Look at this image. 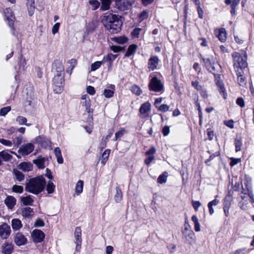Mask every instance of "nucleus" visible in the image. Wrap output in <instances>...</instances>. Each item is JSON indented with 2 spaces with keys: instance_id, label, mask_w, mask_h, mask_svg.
Listing matches in <instances>:
<instances>
[{
  "instance_id": "bf43d9fd",
  "label": "nucleus",
  "mask_w": 254,
  "mask_h": 254,
  "mask_svg": "<svg viewBox=\"0 0 254 254\" xmlns=\"http://www.w3.org/2000/svg\"><path fill=\"white\" fill-rule=\"evenodd\" d=\"M138 16L141 20H143V19L147 18V12L145 10H143L142 12L138 14Z\"/></svg>"
},
{
  "instance_id": "f704fd0d",
  "label": "nucleus",
  "mask_w": 254,
  "mask_h": 254,
  "mask_svg": "<svg viewBox=\"0 0 254 254\" xmlns=\"http://www.w3.org/2000/svg\"><path fill=\"white\" fill-rule=\"evenodd\" d=\"M137 49V46L134 44L131 45L129 46L127 51L126 52L125 56L126 57H130L132 54H133Z\"/></svg>"
},
{
  "instance_id": "69168bd1",
  "label": "nucleus",
  "mask_w": 254,
  "mask_h": 254,
  "mask_svg": "<svg viewBox=\"0 0 254 254\" xmlns=\"http://www.w3.org/2000/svg\"><path fill=\"white\" fill-rule=\"evenodd\" d=\"M191 85L197 90L201 89V88L202 87L199 84V82L197 81H192Z\"/></svg>"
},
{
  "instance_id": "f3484780",
  "label": "nucleus",
  "mask_w": 254,
  "mask_h": 254,
  "mask_svg": "<svg viewBox=\"0 0 254 254\" xmlns=\"http://www.w3.org/2000/svg\"><path fill=\"white\" fill-rule=\"evenodd\" d=\"M159 59L157 56H154L150 57L148 62V68L150 70H155L158 65Z\"/></svg>"
},
{
  "instance_id": "c756f323",
  "label": "nucleus",
  "mask_w": 254,
  "mask_h": 254,
  "mask_svg": "<svg viewBox=\"0 0 254 254\" xmlns=\"http://www.w3.org/2000/svg\"><path fill=\"white\" fill-rule=\"evenodd\" d=\"M113 41L119 44H124L127 43L128 40V38L125 36L115 37L112 38Z\"/></svg>"
},
{
  "instance_id": "de8ad7c7",
  "label": "nucleus",
  "mask_w": 254,
  "mask_h": 254,
  "mask_svg": "<svg viewBox=\"0 0 254 254\" xmlns=\"http://www.w3.org/2000/svg\"><path fill=\"white\" fill-rule=\"evenodd\" d=\"M11 110V107L10 106H7L3 107L0 110V116H5Z\"/></svg>"
},
{
  "instance_id": "37998d69",
  "label": "nucleus",
  "mask_w": 254,
  "mask_h": 254,
  "mask_svg": "<svg viewBox=\"0 0 254 254\" xmlns=\"http://www.w3.org/2000/svg\"><path fill=\"white\" fill-rule=\"evenodd\" d=\"M168 176V173L167 172H164L162 175H160L157 179L158 183L160 184H163L166 182L167 178Z\"/></svg>"
},
{
  "instance_id": "ddd939ff",
  "label": "nucleus",
  "mask_w": 254,
  "mask_h": 254,
  "mask_svg": "<svg viewBox=\"0 0 254 254\" xmlns=\"http://www.w3.org/2000/svg\"><path fill=\"white\" fill-rule=\"evenodd\" d=\"M4 13L6 19L8 21L9 26L13 29L14 17H13L11 9L9 8H5L4 10Z\"/></svg>"
},
{
  "instance_id": "5fc2aeb1",
  "label": "nucleus",
  "mask_w": 254,
  "mask_h": 254,
  "mask_svg": "<svg viewBox=\"0 0 254 254\" xmlns=\"http://www.w3.org/2000/svg\"><path fill=\"white\" fill-rule=\"evenodd\" d=\"M125 132V129L124 128H121L118 131L115 133L116 139L121 137Z\"/></svg>"
},
{
  "instance_id": "c9c22d12",
  "label": "nucleus",
  "mask_w": 254,
  "mask_h": 254,
  "mask_svg": "<svg viewBox=\"0 0 254 254\" xmlns=\"http://www.w3.org/2000/svg\"><path fill=\"white\" fill-rule=\"evenodd\" d=\"M219 203V200L215 199L212 201L209 202L208 204V207L209 209V212L210 215H212L214 213V210L213 208V206L217 205Z\"/></svg>"
},
{
  "instance_id": "72a5a7b5",
  "label": "nucleus",
  "mask_w": 254,
  "mask_h": 254,
  "mask_svg": "<svg viewBox=\"0 0 254 254\" xmlns=\"http://www.w3.org/2000/svg\"><path fill=\"white\" fill-rule=\"evenodd\" d=\"M16 122L20 125H25L26 126H31V124H27V119L26 118L19 116L16 118Z\"/></svg>"
},
{
  "instance_id": "4468645a",
  "label": "nucleus",
  "mask_w": 254,
  "mask_h": 254,
  "mask_svg": "<svg viewBox=\"0 0 254 254\" xmlns=\"http://www.w3.org/2000/svg\"><path fill=\"white\" fill-rule=\"evenodd\" d=\"M202 60L205 66L207 68V69L210 72L213 73V72H214L215 70L214 66L215 61L214 59L212 58H203Z\"/></svg>"
},
{
  "instance_id": "864d4df0",
  "label": "nucleus",
  "mask_w": 254,
  "mask_h": 254,
  "mask_svg": "<svg viewBox=\"0 0 254 254\" xmlns=\"http://www.w3.org/2000/svg\"><path fill=\"white\" fill-rule=\"evenodd\" d=\"M0 143L2 144L3 145L8 146V147H10L12 145V143L11 141L6 140V139H4L3 138H0Z\"/></svg>"
},
{
  "instance_id": "774afa93",
  "label": "nucleus",
  "mask_w": 254,
  "mask_h": 254,
  "mask_svg": "<svg viewBox=\"0 0 254 254\" xmlns=\"http://www.w3.org/2000/svg\"><path fill=\"white\" fill-rule=\"evenodd\" d=\"M170 133V127H169L166 126L164 127L162 129V133L164 136L168 135Z\"/></svg>"
},
{
  "instance_id": "1a4fd4ad",
  "label": "nucleus",
  "mask_w": 254,
  "mask_h": 254,
  "mask_svg": "<svg viewBox=\"0 0 254 254\" xmlns=\"http://www.w3.org/2000/svg\"><path fill=\"white\" fill-rule=\"evenodd\" d=\"M11 229L9 225L6 223H3L0 225V237L2 239H6L10 236Z\"/></svg>"
},
{
  "instance_id": "9d476101",
  "label": "nucleus",
  "mask_w": 254,
  "mask_h": 254,
  "mask_svg": "<svg viewBox=\"0 0 254 254\" xmlns=\"http://www.w3.org/2000/svg\"><path fill=\"white\" fill-rule=\"evenodd\" d=\"M74 243L76 244V250L79 251L81 249V245L82 243L81 239V230L79 227L75 228L74 231Z\"/></svg>"
},
{
  "instance_id": "6ab92c4d",
  "label": "nucleus",
  "mask_w": 254,
  "mask_h": 254,
  "mask_svg": "<svg viewBox=\"0 0 254 254\" xmlns=\"http://www.w3.org/2000/svg\"><path fill=\"white\" fill-rule=\"evenodd\" d=\"M46 160H48L47 158L39 156L36 159L33 160V162L39 169H43L45 167V163Z\"/></svg>"
},
{
  "instance_id": "0e129e2a",
  "label": "nucleus",
  "mask_w": 254,
  "mask_h": 254,
  "mask_svg": "<svg viewBox=\"0 0 254 254\" xmlns=\"http://www.w3.org/2000/svg\"><path fill=\"white\" fill-rule=\"evenodd\" d=\"M86 91L88 94H89L91 95H94L95 93V90L94 88L91 86H88L87 87Z\"/></svg>"
},
{
  "instance_id": "4c0bfd02",
  "label": "nucleus",
  "mask_w": 254,
  "mask_h": 254,
  "mask_svg": "<svg viewBox=\"0 0 254 254\" xmlns=\"http://www.w3.org/2000/svg\"><path fill=\"white\" fill-rule=\"evenodd\" d=\"M21 201L25 205H31L33 202V199L30 195L25 197H21Z\"/></svg>"
},
{
  "instance_id": "a19ab883",
  "label": "nucleus",
  "mask_w": 254,
  "mask_h": 254,
  "mask_svg": "<svg viewBox=\"0 0 254 254\" xmlns=\"http://www.w3.org/2000/svg\"><path fill=\"white\" fill-rule=\"evenodd\" d=\"M110 153V149H107L105 150L104 153L102 154V159L101 160V163L103 165H105L107 160L108 159V157L109 156Z\"/></svg>"
},
{
  "instance_id": "473e14b6",
  "label": "nucleus",
  "mask_w": 254,
  "mask_h": 254,
  "mask_svg": "<svg viewBox=\"0 0 254 254\" xmlns=\"http://www.w3.org/2000/svg\"><path fill=\"white\" fill-rule=\"evenodd\" d=\"M116 193L114 196V199L117 203L120 202L123 198V194L121 189L119 187L116 188Z\"/></svg>"
},
{
  "instance_id": "a211bd4d",
  "label": "nucleus",
  "mask_w": 254,
  "mask_h": 254,
  "mask_svg": "<svg viewBox=\"0 0 254 254\" xmlns=\"http://www.w3.org/2000/svg\"><path fill=\"white\" fill-rule=\"evenodd\" d=\"M214 34L221 42H224L226 41L227 36L226 32L224 28L215 30L214 31Z\"/></svg>"
},
{
  "instance_id": "20e7f679",
  "label": "nucleus",
  "mask_w": 254,
  "mask_h": 254,
  "mask_svg": "<svg viewBox=\"0 0 254 254\" xmlns=\"http://www.w3.org/2000/svg\"><path fill=\"white\" fill-rule=\"evenodd\" d=\"M148 87L150 91L160 92L163 90L164 85L159 79L154 76L150 80Z\"/></svg>"
},
{
  "instance_id": "13d9d810",
  "label": "nucleus",
  "mask_w": 254,
  "mask_h": 254,
  "mask_svg": "<svg viewBox=\"0 0 254 254\" xmlns=\"http://www.w3.org/2000/svg\"><path fill=\"white\" fill-rule=\"evenodd\" d=\"M194 234L192 231L190 230L188 235L186 236V238L189 242H191L193 240Z\"/></svg>"
},
{
  "instance_id": "ea45409f",
  "label": "nucleus",
  "mask_w": 254,
  "mask_h": 254,
  "mask_svg": "<svg viewBox=\"0 0 254 254\" xmlns=\"http://www.w3.org/2000/svg\"><path fill=\"white\" fill-rule=\"evenodd\" d=\"M83 187V182L79 180L77 182L75 187V192L77 194H80L82 192Z\"/></svg>"
},
{
  "instance_id": "aec40b11",
  "label": "nucleus",
  "mask_w": 254,
  "mask_h": 254,
  "mask_svg": "<svg viewBox=\"0 0 254 254\" xmlns=\"http://www.w3.org/2000/svg\"><path fill=\"white\" fill-rule=\"evenodd\" d=\"M16 202V199L12 196H8L4 200L5 204L10 209H12L14 206Z\"/></svg>"
},
{
  "instance_id": "3c124183",
  "label": "nucleus",
  "mask_w": 254,
  "mask_h": 254,
  "mask_svg": "<svg viewBox=\"0 0 254 254\" xmlns=\"http://www.w3.org/2000/svg\"><path fill=\"white\" fill-rule=\"evenodd\" d=\"M169 106L166 104H162L159 106L158 108V110L162 112H166L168 111L169 109Z\"/></svg>"
},
{
  "instance_id": "a878e982",
  "label": "nucleus",
  "mask_w": 254,
  "mask_h": 254,
  "mask_svg": "<svg viewBox=\"0 0 254 254\" xmlns=\"http://www.w3.org/2000/svg\"><path fill=\"white\" fill-rule=\"evenodd\" d=\"M111 89H105L103 91V95L106 98H111L113 96L115 90V86L110 85Z\"/></svg>"
},
{
  "instance_id": "6e6552de",
  "label": "nucleus",
  "mask_w": 254,
  "mask_h": 254,
  "mask_svg": "<svg viewBox=\"0 0 254 254\" xmlns=\"http://www.w3.org/2000/svg\"><path fill=\"white\" fill-rule=\"evenodd\" d=\"M34 149V145L29 143L22 145L18 149V152L23 156H25L31 153Z\"/></svg>"
},
{
  "instance_id": "dca6fc26",
  "label": "nucleus",
  "mask_w": 254,
  "mask_h": 254,
  "mask_svg": "<svg viewBox=\"0 0 254 254\" xmlns=\"http://www.w3.org/2000/svg\"><path fill=\"white\" fill-rule=\"evenodd\" d=\"M14 241L16 245L20 246L26 244L27 240L22 234L17 233L14 237Z\"/></svg>"
},
{
  "instance_id": "58836bf2",
  "label": "nucleus",
  "mask_w": 254,
  "mask_h": 254,
  "mask_svg": "<svg viewBox=\"0 0 254 254\" xmlns=\"http://www.w3.org/2000/svg\"><path fill=\"white\" fill-rule=\"evenodd\" d=\"M191 220L194 223L195 231L196 232H199L200 231V226L196 216L193 215L191 217Z\"/></svg>"
},
{
  "instance_id": "39448f33",
  "label": "nucleus",
  "mask_w": 254,
  "mask_h": 254,
  "mask_svg": "<svg viewBox=\"0 0 254 254\" xmlns=\"http://www.w3.org/2000/svg\"><path fill=\"white\" fill-rule=\"evenodd\" d=\"M119 16L112 13H105L103 16L102 22L106 28L111 25V24L116 21H120Z\"/></svg>"
},
{
  "instance_id": "423d86ee",
  "label": "nucleus",
  "mask_w": 254,
  "mask_h": 254,
  "mask_svg": "<svg viewBox=\"0 0 254 254\" xmlns=\"http://www.w3.org/2000/svg\"><path fill=\"white\" fill-rule=\"evenodd\" d=\"M80 104L85 108V111L88 114H92L93 110L91 108V100L87 95H83L81 97Z\"/></svg>"
},
{
  "instance_id": "4d7b16f0",
  "label": "nucleus",
  "mask_w": 254,
  "mask_h": 254,
  "mask_svg": "<svg viewBox=\"0 0 254 254\" xmlns=\"http://www.w3.org/2000/svg\"><path fill=\"white\" fill-rule=\"evenodd\" d=\"M22 143V137L21 136L16 137L13 141V143L15 146H18Z\"/></svg>"
},
{
  "instance_id": "b1692460",
  "label": "nucleus",
  "mask_w": 254,
  "mask_h": 254,
  "mask_svg": "<svg viewBox=\"0 0 254 254\" xmlns=\"http://www.w3.org/2000/svg\"><path fill=\"white\" fill-rule=\"evenodd\" d=\"M216 84L218 88L220 93L223 96L224 99H226L227 97V93L223 82L220 80H217Z\"/></svg>"
},
{
  "instance_id": "338daca9",
  "label": "nucleus",
  "mask_w": 254,
  "mask_h": 254,
  "mask_svg": "<svg viewBox=\"0 0 254 254\" xmlns=\"http://www.w3.org/2000/svg\"><path fill=\"white\" fill-rule=\"evenodd\" d=\"M142 29L139 28H135L133 31L132 32L131 34L132 35L135 37H138L140 32L141 31Z\"/></svg>"
},
{
  "instance_id": "f03ea898",
  "label": "nucleus",
  "mask_w": 254,
  "mask_h": 254,
  "mask_svg": "<svg viewBox=\"0 0 254 254\" xmlns=\"http://www.w3.org/2000/svg\"><path fill=\"white\" fill-rule=\"evenodd\" d=\"M233 66L235 71H243L248 66L247 54L244 50L234 52L232 54Z\"/></svg>"
},
{
  "instance_id": "5701e85b",
  "label": "nucleus",
  "mask_w": 254,
  "mask_h": 254,
  "mask_svg": "<svg viewBox=\"0 0 254 254\" xmlns=\"http://www.w3.org/2000/svg\"><path fill=\"white\" fill-rule=\"evenodd\" d=\"M18 168L24 172H29L32 170L33 165L30 163L24 162L20 163L18 165Z\"/></svg>"
},
{
  "instance_id": "09e8293b",
  "label": "nucleus",
  "mask_w": 254,
  "mask_h": 254,
  "mask_svg": "<svg viewBox=\"0 0 254 254\" xmlns=\"http://www.w3.org/2000/svg\"><path fill=\"white\" fill-rule=\"evenodd\" d=\"M102 62L97 61L91 65V70L95 71L98 69L101 65Z\"/></svg>"
},
{
  "instance_id": "0eeeda50",
  "label": "nucleus",
  "mask_w": 254,
  "mask_h": 254,
  "mask_svg": "<svg viewBox=\"0 0 254 254\" xmlns=\"http://www.w3.org/2000/svg\"><path fill=\"white\" fill-rule=\"evenodd\" d=\"M132 5L126 0H116L115 7L121 11L128 10Z\"/></svg>"
},
{
  "instance_id": "2f4dec72",
  "label": "nucleus",
  "mask_w": 254,
  "mask_h": 254,
  "mask_svg": "<svg viewBox=\"0 0 254 254\" xmlns=\"http://www.w3.org/2000/svg\"><path fill=\"white\" fill-rule=\"evenodd\" d=\"M13 174L14 175V179L18 182H21L24 179L23 173L17 170H14Z\"/></svg>"
},
{
  "instance_id": "c03bdc74",
  "label": "nucleus",
  "mask_w": 254,
  "mask_h": 254,
  "mask_svg": "<svg viewBox=\"0 0 254 254\" xmlns=\"http://www.w3.org/2000/svg\"><path fill=\"white\" fill-rule=\"evenodd\" d=\"M11 189L13 192L17 193H21L23 191V187L21 186L14 185Z\"/></svg>"
},
{
  "instance_id": "e2e57ef3",
  "label": "nucleus",
  "mask_w": 254,
  "mask_h": 254,
  "mask_svg": "<svg viewBox=\"0 0 254 254\" xmlns=\"http://www.w3.org/2000/svg\"><path fill=\"white\" fill-rule=\"evenodd\" d=\"M44 222L41 219H37L34 223V226L35 227H42L44 226Z\"/></svg>"
},
{
  "instance_id": "a18cd8bd",
  "label": "nucleus",
  "mask_w": 254,
  "mask_h": 254,
  "mask_svg": "<svg viewBox=\"0 0 254 254\" xmlns=\"http://www.w3.org/2000/svg\"><path fill=\"white\" fill-rule=\"evenodd\" d=\"M55 185H54L53 183L51 181H49L48 183L47 186V191L49 193H53L55 190Z\"/></svg>"
},
{
  "instance_id": "9b49d317",
  "label": "nucleus",
  "mask_w": 254,
  "mask_h": 254,
  "mask_svg": "<svg viewBox=\"0 0 254 254\" xmlns=\"http://www.w3.org/2000/svg\"><path fill=\"white\" fill-rule=\"evenodd\" d=\"M33 240L35 243H41L45 238L44 233L40 230H34L32 233Z\"/></svg>"
},
{
  "instance_id": "393cba45",
  "label": "nucleus",
  "mask_w": 254,
  "mask_h": 254,
  "mask_svg": "<svg viewBox=\"0 0 254 254\" xmlns=\"http://www.w3.org/2000/svg\"><path fill=\"white\" fill-rule=\"evenodd\" d=\"M11 226L13 230L17 231L22 228V224L19 219L14 218L11 220Z\"/></svg>"
},
{
  "instance_id": "6e6d98bb",
  "label": "nucleus",
  "mask_w": 254,
  "mask_h": 254,
  "mask_svg": "<svg viewBox=\"0 0 254 254\" xmlns=\"http://www.w3.org/2000/svg\"><path fill=\"white\" fill-rule=\"evenodd\" d=\"M60 23H56L52 27V33L55 35L58 32L59 29L60 28Z\"/></svg>"
},
{
  "instance_id": "7c9ffc66",
  "label": "nucleus",
  "mask_w": 254,
  "mask_h": 254,
  "mask_svg": "<svg viewBox=\"0 0 254 254\" xmlns=\"http://www.w3.org/2000/svg\"><path fill=\"white\" fill-rule=\"evenodd\" d=\"M237 75V80L238 83L241 86H244L246 84L245 78L243 76V71H236Z\"/></svg>"
},
{
  "instance_id": "f257e3e1",
  "label": "nucleus",
  "mask_w": 254,
  "mask_h": 254,
  "mask_svg": "<svg viewBox=\"0 0 254 254\" xmlns=\"http://www.w3.org/2000/svg\"><path fill=\"white\" fill-rule=\"evenodd\" d=\"M46 183V180L42 176L33 178L26 184L25 190L30 193L37 194L43 190Z\"/></svg>"
},
{
  "instance_id": "c85d7f7f",
  "label": "nucleus",
  "mask_w": 254,
  "mask_h": 254,
  "mask_svg": "<svg viewBox=\"0 0 254 254\" xmlns=\"http://www.w3.org/2000/svg\"><path fill=\"white\" fill-rule=\"evenodd\" d=\"M151 104L149 102H147L143 103L139 109V112L141 114H145L150 110Z\"/></svg>"
},
{
  "instance_id": "8fccbe9b",
  "label": "nucleus",
  "mask_w": 254,
  "mask_h": 254,
  "mask_svg": "<svg viewBox=\"0 0 254 254\" xmlns=\"http://www.w3.org/2000/svg\"><path fill=\"white\" fill-rule=\"evenodd\" d=\"M89 4L92 6L93 9L95 10L97 9L100 6V2L97 0H90Z\"/></svg>"
},
{
  "instance_id": "680f3d73",
  "label": "nucleus",
  "mask_w": 254,
  "mask_h": 254,
  "mask_svg": "<svg viewBox=\"0 0 254 254\" xmlns=\"http://www.w3.org/2000/svg\"><path fill=\"white\" fill-rule=\"evenodd\" d=\"M236 103L238 105L241 107H244L245 106V102L244 99L241 97H239L236 100Z\"/></svg>"
},
{
  "instance_id": "412c9836",
  "label": "nucleus",
  "mask_w": 254,
  "mask_h": 254,
  "mask_svg": "<svg viewBox=\"0 0 254 254\" xmlns=\"http://www.w3.org/2000/svg\"><path fill=\"white\" fill-rule=\"evenodd\" d=\"M21 214L25 218H30L34 215V211L30 207H25L22 209Z\"/></svg>"
},
{
  "instance_id": "4be33fe9",
  "label": "nucleus",
  "mask_w": 254,
  "mask_h": 254,
  "mask_svg": "<svg viewBox=\"0 0 254 254\" xmlns=\"http://www.w3.org/2000/svg\"><path fill=\"white\" fill-rule=\"evenodd\" d=\"M26 4L29 15L31 16L34 14L35 9L34 0H27Z\"/></svg>"
},
{
  "instance_id": "7ed1b4c3",
  "label": "nucleus",
  "mask_w": 254,
  "mask_h": 254,
  "mask_svg": "<svg viewBox=\"0 0 254 254\" xmlns=\"http://www.w3.org/2000/svg\"><path fill=\"white\" fill-rule=\"evenodd\" d=\"M64 76L57 73L53 79L54 91L56 93H61L63 90Z\"/></svg>"
},
{
  "instance_id": "2eb2a0df",
  "label": "nucleus",
  "mask_w": 254,
  "mask_h": 254,
  "mask_svg": "<svg viewBox=\"0 0 254 254\" xmlns=\"http://www.w3.org/2000/svg\"><path fill=\"white\" fill-rule=\"evenodd\" d=\"M1 249V252L3 254H11L14 250V245L11 243L4 242Z\"/></svg>"
},
{
  "instance_id": "49530a36",
  "label": "nucleus",
  "mask_w": 254,
  "mask_h": 254,
  "mask_svg": "<svg viewBox=\"0 0 254 254\" xmlns=\"http://www.w3.org/2000/svg\"><path fill=\"white\" fill-rule=\"evenodd\" d=\"M242 145V143L241 139L238 138H236L235 140L236 152H238L241 150Z\"/></svg>"
},
{
  "instance_id": "603ef678",
  "label": "nucleus",
  "mask_w": 254,
  "mask_h": 254,
  "mask_svg": "<svg viewBox=\"0 0 254 254\" xmlns=\"http://www.w3.org/2000/svg\"><path fill=\"white\" fill-rule=\"evenodd\" d=\"M117 57V56L116 55L110 54H108L106 57H104L103 60H106L107 61H113L116 59Z\"/></svg>"
},
{
  "instance_id": "cd10ccee",
  "label": "nucleus",
  "mask_w": 254,
  "mask_h": 254,
  "mask_svg": "<svg viewBox=\"0 0 254 254\" xmlns=\"http://www.w3.org/2000/svg\"><path fill=\"white\" fill-rule=\"evenodd\" d=\"M54 153L57 158V162L59 164L63 163L64 160L62 155V152L59 147H56L54 149Z\"/></svg>"
},
{
  "instance_id": "052dcab7",
  "label": "nucleus",
  "mask_w": 254,
  "mask_h": 254,
  "mask_svg": "<svg viewBox=\"0 0 254 254\" xmlns=\"http://www.w3.org/2000/svg\"><path fill=\"white\" fill-rule=\"evenodd\" d=\"M192 205L195 211H197L198 208L201 205V203L199 201L192 200Z\"/></svg>"
},
{
  "instance_id": "f8f14e48",
  "label": "nucleus",
  "mask_w": 254,
  "mask_h": 254,
  "mask_svg": "<svg viewBox=\"0 0 254 254\" xmlns=\"http://www.w3.org/2000/svg\"><path fill=\"white\" fill-rule=\"evenodd\" d=\"M111 25L107 28L106 29H107L111 33H117L119 32L121 29L122 22L121 20L116 21Z\"/></svg>"
},
{
  "instance_id": "bb28decb",
  "label": "nucleus",
  "mask_w": 254,
  "mask_h": 254,
  "mask_svg": "<svg viewBox=\"0 0 254 254\" xmlns=\"http://www.w3.org/2000/svg\"><path fill=\"white\" fill-rule=\"evenodd\" d=\"M1 158L4 161H8L11 160L12 156L8 153L4 151L0 152V166L2 164V161Z\"/></svg>"
},
{
  "instance_id": "79ce46f5",
  "label": "nucleus",
  "mask_w": 254,
  "mask_h": 254,
  "mask_svg": "<svg viewBox=\"0 0 254 254\" xmlns=\"http://www.w3.org/2000/svg\"><path fill=\"white\" fill-rule=\"evenodd\" d=\"M131 91L137 96L140 95L142 92L140 88L135 84L132 86Z\"/></svg>"
},
{
  "instance_id": "e433bc0d",
  "label": "nucleus",
  "mask_w": 254,
  "mask_h": 254,
  "mask_svg": "<svg viewBox=\"0 0 254 254\" xmlns=\"http://www.w3.org/2000/svg\"><path fill=\"white\" fill-rule=\"evenodd\" d=\"M112 0H101V10L104 11L109 9Z\"/></svg>"
}]
</instances>
